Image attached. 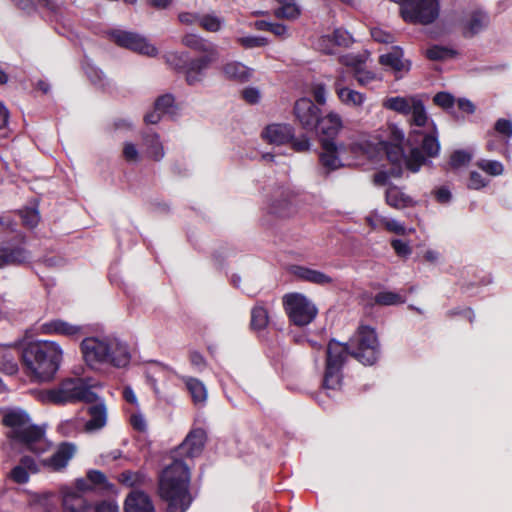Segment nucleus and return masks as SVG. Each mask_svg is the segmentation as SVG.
<instances>
[{"instance_id":"1","label":"nucleus","mask_w":512,"mask_h":512,"mask_svg":"<svg viewBox=\"0 0 512 512\" xmlns=\"http://www.w3.org/2000/svg\"><path fill=\"white\" fill-rule=\"evenodd\" d=\"M380 354L377 335L369 326H360L349 343L331 340L327 347L326 368L323 385L335 390L342 382V367L348 357L353 356L364 365L374 364Z\"/></svg>"},{"instance_id":"2","label":"nucleus","mask_w":512,"mask_h":512,"mask_svg":"<svg viewBox=\"0 0 512 512\" xmlns=\"http://www.w3.org/2000/svg\"><path fill=\"white\" fill-rule=\"evenodd\" d=\"M190 471L182 460H174L159 479V494L168 503V512H185L192 502L189 493Z\"/></svg>"},{"instance_id":"3","label":"nucleus","mask_w":512,"mask_h":512,"mask_svg":"<svg viewBox=\"0 0 512 512\" xmlns=\"http://www.w3.org/2000/svg\"><path fill=\"white\" fill-rule=\"evenodd\" d=\"M61 352L55 342L37 341L23 349L21 358L30 375L39 381H49L59 368Z\"/></svg>"},{"instance_id":"4","label":"nucleus","mask_w":512,"mask_h":512,"mask_svg":"<svg viewBox=\"0 0 512 512\" xmlns=\"http://www.w3.org/2000/svg\"><path fill=\"white\" fill-rule=\"evenodd\" d=\"M3 424L11 428L9 437L25 449L42 454L48 451L51 443L45 438L44 430L31 423L28 414L21 409H9L3 415Z\"/></svg>"},{"instance_id":"5","label":"nucleus","mask_w":512,"mask_h":512,"mask_svg":"<svg viewBox=\"0 0 512 512\" xmlns=\"http://www.w3.org/2000/svg\"><path fill=\"white\" fill-rule=\"evenodd\" d=\"M390 142L385 145L387 158L392 164L391 176L400 177L407 169L412 173H416L426 163L425 156L420 149L412 145L409 154L404 152L402 144L405 141V135L396 125L389 126Z\"/></svg>"},{"instance_id":"6","label":"nucleus","mask_w":512,"mask_h":512,"mask_svg":"<svg viewBox=\"0 0 512 512\" xmlns=\"http://www.w3.org/2000/svg\"><path fill=\"white\" fill-rule=\"evenodd\" d=\"M283 304L289 319L297 326L308 325L317 315L316 306L301 293L286 294Z\"/></svg>"},{"instance_id":"7","label":"nucleus","mask_w":512,"mask_h":512,"mask_svg":"<svg viewBox=\"0 0 512 512\" xmlns=\"http://www.w3.org/2000/svg\"><path fill=\"white\" fill-rule=\"evenodd\" d=\"M72 372L77 376V378H66V403L84 402L91 404L94 401H97L98 395L92 391V388L96 387L97 383L90 377H79L83 374L84 367L79 366Z\"/></svg>"},{"instance_id":"8","label":"nucleus","mask_w":512,"mask_h":512,"mask_svg":"<svg viewBox=\"0 0 512 512\" xmlns=\"http://www.w3.org/2000/svg\"><path fill=\"white\" fill-rule=\"evenodd\" d=\"M104 366L125 368L131 361L127 343L113 335H103Z\"/></svg>"},{"instance_id":"9","label":"nucleus","mask_w":512,"mask_h":512,"mask_svg":"<svg viewBox=\"0 0 512 512\" xmlns=\"http://www.w3.org/2000/svg\"><path fill=\"white\" fill-rule=\"evenodd\" d=\"M109 34L111 39L121 47L150 57H154L158 54V49L139 34L119 29H115Z\"/></svg>"},{"instance_id":"10","label":"nucleus","mask_w":512,"mask_h":512,"mask_svg":"<svg viewBox=\"0 0 512 512\" xmlns=\"http://www.w3.org/2000/svg\"><path fill=\"white\" fill-rule=\"evenodd\" d=\"M80 352L89 368L97 370L104 366L103 335L85 337L80 343Z\"/></svg>"},{"instance_id":"11","label":"nucleus","mask_w":512,"mask_h":512,"mask_svg":"<svg viewBox=\"0 0 512 512\" xmlns=\"http://www.w3.org/2000/svg\"><path fill=\"white\" fill-rule=\"evenodd\" d=\"M345 151L344 144H336L329 139L323 140L319 160L322 166V173L325 176L343 166L341 156Z\"/></svg>"},{"instance_id":"12","label":"nucleus","mask_w":512,"mask_h":512,"mask_svg":"<svg viewBox=\"0 0 512 512\" xmlns=\"http://www.w3.org/2000/svg\"><path fill=\"white\" fill-rule=\"evenodd\" d=\"M411 118L410 125L411 131L409 137L407 139V143L409 145H417L419 134H422L423 131L429 130L432 128V125H435L433 121H431L426 113L425 106L421 99L418 100L413 105V108L410 110Z\"/></svg>"},{"instance_id":"13","label":"nucleus","mask_w":512,"mask_h":512,"mask_svg":"<svg viewBox=\"0 0 512 512\" xmlns=\"http://www.w3.org/2000/svg\"><path fill=\"white\" fill-rule=\"evenodd\" d=\"M218 59V56H199L189 59L184 71L186 83L194 86L201 83L210 65Z\"/></svg>"},{"instance_id":"14","label":"nucleus","mask_w":512,"mask_h":512,"mask_svg":"<svg viewBox=\"0 0 512 512\" xmlns=\"http://www.w3.org/2000/svg\"><path fill=\"white\" fill-rule=\"evenodd\" d=\"M294 113L301 126L307 130L312 131L316 128L319 120L320 109L308 98H301L296 101L294 106Z\"/></svg>"},{"instance_id":"15","label":"nucleus","mask_w":512,"mask_h":512,"mask_svg":"<svg viewBox=\"0 0 512 512\" xmlns=\"http://www.w3.org/2000/svg\"><path fill=\"white\" fill-rule=\"evenodd\" d=\"M206 441V433L202 428H196L189 432L184 441L179 445V456L194 458L201 454Z\"/></svg>"},{"instance_id":"16","label":"nucleus","mask_w":512,"mask_h":512,"mask_svg":"<svg viewBox=\"0 0 512 512\" xmlns=\"http://www.w3.org/2000/svg\"><path fill=\"white\" fill-rule=\"evenodd\" d=\"M88 407L89 420L84 423V430L88 433L96 432L107 424L108 412L103 399L98 397L97 401Z\"/></svg>"},{"instance_id":"17","label":"nucleus","mask_w":512,"mask_h":512,"mask_svg":"<svg viewBox=\"0 0 512 512\" xmlns=\"http://www.w3.org/2000/svg\"><path fill=\"white\" fill-rule=\"evenodd\" d=\"M124 512H155V507L148 494L135 488L126 496Z\"/></svg>"},{"instance_id":"18","label":"nucleus","mask_w":512,"mask_h":512,"mask_svg":"<svg viewBox=\"0 0 512 512\" xmlns=\"http://www.w3.org/2000/svg\"><path fill=\"white\" fill-rule=\"evenodd\" d=\"M262 136L271 144L282 145L292 140L294 128L290 124L274 123L264 129Z\"/></svg>"},{"instance_id":"19","label":"nucleus","mask_w":512,"mask_h":512,"mask_svg":"<svg viewBox=\"0 0 512 512\" xmlns=\"http://www.w3.org/2000/svg\"><path fill=\"white\" fill-rule=\"evenodd\" d=\"M489 23L490 18L485 11L481 9L473 10L466 16L464 21V35L474 36L486 29Z\"/></svg>"},{"instance_id":"20","label":"nucleus","mask_w":512,"mask_h":512,"mask_svg":"<svg viewBox=\"0 0 512 512\" xmlns=\"http://www.w3.org/2000/svg\"><path fill=\"white\" fill-rule=\"evenodd\" d=\"M30 253L23 247H4L0 246V268L9 265H20L29 262Z\"/></svg>"},{"instance_id":"21","label":"nucleus","mask_w":512,"mask_h":512,"mask_svg":"<svg viewBox=\"0 0 512 512\" xmlns=\"http://www.w3.org/2000/svg\"><path fill=\"white\" fill-rule=\"evenodd\" d=\"M16 6L26 12L33 10L34 6H38L47 13L52 19L61 17V5L56 0H12Z\"/></svg>"},{"instance_id":"22","label":"nucleus","mask_w":512,"mask_h":512,"mask_svg":"<svg viewBox=\"0 0 512 512\" xmlns=\"http://www.w3.org/2000/svg\"><path fill=\"white\" fill-rule=\"evenodd\" d=\"M334 87L340 102L348 107L358 108L366 100L365 94L342 85L340 79H336Z\"/></svg>"},{"instance_id":"23","label":"nucleus","mask_w":512,"mask_h":512,"mask_svg":"<svg viewBox=\"0 0 512 512\" xmlns=\"http://www.w3.org/2000/svg\"><path fill=\"white\" fill-rule=\"evenodd\" d=\"M379 62L383 66L390 67L395 72H407L410 70V62L403 58V51L398 46H394L390 52L380 55Z\"/></svg>"},{"instance_id":"24","label":"nucleus","mask_w":512,"mask_h":512,"mask_svg":"<svg viewBox=\"0 0 512 512\" xmlns=\"http://www.w3.org/2000/svg\"><path fill=\"white\" fill-rule=\"evenodd\" d=\"M182 44L191 50L203 53L202 56H218L215 45L197 34L184 35Z\"/></svg>"},{"instance_id":"25","label":"nucleus","mask_w":512,"mask_h":512,"mask_svg":"<svg viewBox=\"0 0 512 512\" xmlns=\"http://www.w3.org/2000/svg\"><path fill=\"white\" fill-rule=\"evenodd\" d=\"M142 143L148 157L155 161H160L164 155V147L160 141V136L152 131H146L142 134Z\"/></svg>"},{"instance_id":"26","label":"nucleus","mask_w":512,"mask_h":512,"mask_svg":"<svg viewBox=\"0 0 512 512\" xmlns=\"http://www.w3.org/2000/svg\"><path fill=\"white\" fill-rule=\"evenodd\" d=\"M316 128L327 138H333L342 128V119L339 114L330 112L326 116L319 118Z\"/></svg>"},{"instance_id":"27","label":"nucleus","mask_w":512,"mask_h":512,"mask_svg":"<svg viewBox=\"0 0 512 512\" xmlns=\"http://www.w3.org/2000/svg\"><path fill=\"white\" fill-rule=\"evenodd\" d=\"M292 272L297 278L313 284L327 285L332 283V278L329 275L305 266H294Z\"/></svg>"},{"instance_id":"28","label":"nucleus","mask_w":512,"mask_h":512,"mask_svg":"<svg viewBox=\"0 0 512 512\" xmlns=\"http://www.w3.org/2000/svg\"><path fill=\"white\" fill-rule=\"evenodd\" d=\"M418 143L421 142V149L427 157H436L440 151V144L437 138V129L435 125L422 134L417 136Z\"/></svg>"},{"instance_id":"29","label":"nucleus","mask_w":512,"mask_h":512,"mask_svg":"<svg viewBox=\"0 0 512 512\" xmlns=\"http://www.w3.org/2000/svg\"><path fill=\"white\" fill-rule=\"evenodd\" d=\"M222 72L227 79L246 82L251 78L253 71L241 62L231 61L223 65Z\"/></svg>"},{"instance_id":"30","label":"nucleus","mask_w":512,"mask_h":512,"mask_svg":"<svg viewBox=\"0 0 512 512\" xmlns=\"http://www.w3.org/2000/svg\"><path fill=\"white\" fill-rule=\"evenodd\" d=\"M418 100L417 96H394L386 98L382 105L384 108L403 115H409L411 108Z\"/></svg>"},{"instance_id":"31","label":"nucleus","mask_w":512,"mask_h":512,"mask_svg":"<svg viewBox=\"0 0 512 512\" xmlns=\"http://www.w3.org/2000/svg\"><path fill=\"white\" fill-rule=\"evenodd\" d=\"M385 199L386 203L395 209H404L414 205L413 199L396 186H391L386 190Z\"/></svg>"},{"instance_id":"32","label":"nucleus","mask_w":512,"mask_h":512,"mask_svg":"<svg viewBox=\"0 0 512 512\" xmlns=\"http://www.w3.org/2000/svg\"><path fill=\"white\" fill-rule=\"evenodd\" d=\"M189 391L193 402L196 405H204L207 400V389L198 379L192 377H181Z\"/></svg>"},{"instance_id":"33","label":"nucleus","mask_w":512,"mask_h":512,"mask_svg":"<svg viewBox=\"0 0 512 512\" xmlns=\"http://www.w3.org/2000/svg\"><path fill=\"white\" fill-rule=\"evenodd\" d=\"M31 507L42 512H54L56 509V496L51 493L32 494L29 499Z\"/></svg>"},{"instance_id":"34","label":"nucleus","mask_w":512,"mask_h":512,"mask_svg":"<svg viewBox=\"0 0 512 512\" xmlns=\"http://www.w3.org/2000/svg\"><path fill=\"white\" fill-rule=\"evenodd\" d=\"M66 512H119V506L115 501L104 500L98 503L94 508L90 506H82L81 509L67 507Z\"/></svg>"},{"instance_id":"35","label":"nucleus","mask_w":512,"mask_h":512,"mask_svg":"<svg viewBox=\"0 0 512 512\" xmlns=\"http://www.w3.org/2000/svg\"><path fill=\"white\" fill-rule=\"evenodd\" d=\"M154 106L155 109L159 110L162 114L175 115L177 111L175 97L170 93L159 96L155 100Z\"/></svg>"},{"instance_id":"36","label":"nucleus","mask_w":512,"mask_h":512,"mask_svg":"<svg viewBox=\"0 0 512 512\" xmlns=\"http://www.w3.org/2000/svg\"><path fill=\"white\" fill-rule=\"evenodd\" d=\"M374 301L381 306H392L403 304L406 299L401 294L393 291H381L375 295Z\"/></svg>"},{"instance_id":"37","label":"nucleus","mask_w":512,"mask_h":512,"mask_svg":"<svg viewBox=\"0 0 512 512\" xmlns=\"http://www.w3.org/2000/svg\"><path fill=\"white\" fill-rule=\"evenodd\" d=\"M42 465L51 471H59L64 467V442L58 445L51 457L42 460Z\"/></svg>"},{"instance_id":"38","label":"nucleus","mask_w":512,"mask_h":512,"mask_svg":"<svg viewBox=\"0 0 512 512\" xmlns=\"http://www.w3.org/2000/svg\"><path fill=\"white\" fill-rule=\"evenodd\" d=\"M281 6L275 10L277 18L293 19L299 15V9L294 0H276Z\"/></svg>"},{"instance_id":"39","label":"nucleus","mask_w":512,"mask_h":512,"mask_svg":"<svg viewBox=\"0 0 512 512\" xmlns=\"http://www.w3.org/2000/svg\"><path fill=\"white\" fill-rule=\"evenodd\" d=\"M165 62L177 71H185L186 64L189 60L185 52H169L165 56Z\"/></svg>"},{"instance_id":"40","label":"nucleus","mask_w":512,"mask_h":512,"mask_svg":"<svg viewBox=\"0 0 512 512\" xmlns=\"http://www.w3.org/2000/svg\"><path fill=\"white\" fill-rule=\"evenodd\" d=\"M267 323V310L261 305H256L251 311V327L255 330H260L265 328Z\"/></svg>"},{"instance_id":"41","label":"nucleus","mask_w":512,"mask_h":512,"mask_svg":"<svg viewBox=\"0 0 512 512\" xmlns=\"http://www.w3.org/2000/svg\"><path fill=\"white\" fill-rule=\"evenodd\" d=\"M224 20L215 14L201 15L199 25L208 32H218L223 26Z\"/></svg>"},{"instance_id":"42","label":"nucleus","mask_w":512,"mask_h":512,"mask_svg":"<svg viewBox=\"0 0 512 512\" xmlns=\"http://www.w3.org/2000/svg\"><path fill=\"white\" fill-rule=\"evenodd\" d=\"M455 55L456 51L453 49L438 45L432 46L426 51L427 58L434 61L451 59Z\"/></svg>"},{"instance_id":"43","label":"nucleus","mask_w":512,"mask_h":512,"mask_svg":"<svg viewBox=\"0 0 512 512\" xmlns=\"http://www.w3.org/2000/svg\"><path fill=\"white\" fill-rule=\"evenodd\" d=\"M23 225L34 228L40 221V215L36 207H26L19 211Z\"/></svg>"},{"instance_id":"44","label":"nucleus","mask_w":512,"mask_h":512,"mask_svg":"<svg viewBox=\"0 0 512 512\" xmlns=\"http://www.w3.org/2000/svg\"><path fill=\"white\" fill-rule=\"evenodd\" d=\"M119 479L123 484L130 487L144 485L147 481V478L143 473L130 471L121 473Z\"/></svg>"},{"instance_id":"45","label":"nucleus","mask_w":512,"mask_h":512,"mask_svg":"<svg viewBox=\"0 0 512 512\" xmlns=\"http://www.w3.org/2000/svg\"><path fill=\"white\" fill-rule=\"evenodd\" d=\"M481 170L491 176H499L503 173L504 167L501 162L496 160L482 159L476 164Z\"/></svg>"},{"instance_id":"46","label":"nucleus","mask_w":512,"mask_h":512,"mask_svg":"<svg viewBox=\"0 0 512 512\" xmlns=\"http://www.w3.org/2000/svg\"><path fill=\"white\" fill-rule=\"evenodd\" d=\"M85 73L92 84L98 87H104L106 83V78L104 73L92 64H86Z\"/></svg>"},{"instance_id":"47","label":"nucleus","mask_w":512,"mask_h":512,"mask_svg":"<svg viewBox=\"0 0 512 512\" xmlns=\"http://www.w3.org/2000/svg\"><path fill=\"white\" fill-rule=\"evenodd\" d=\"M237 43H239L245 49H252L256 47H263L267 45V39L259 36H242L237 37Z\"/></svg>"},{"instance_id":"48","label":"nucleus","mask_w":512,"mask_h":512,"mask_svg":"<svg viewBox=\"0 0 512 512\" xmlns=\"http://www.w3.org/2000/svg\"><path fill=\"white\" fill-rule=\"evenodd\" d=\"M0 370L7 375L16 374L18 371V364L15 357L9 353L3 354L0 363Z\"/></svg>"},{"instance_id":"49","label":"nucleus","mask_w":512,"mask_h":512,"mask_svg":"<svg viewBox=\"0 0 512 512\" xmlns=\"http://www.w3.org/2000/svg\"><path fill=\"white\" fill-rule=\"evenodd\" d=\"M471 158V154L468 153L467 151L457 150L452 153L449 164L452 168L457 169L468 164Z\"/></svg>"},{"instance_id":"50","label":"nucleus","mask_w":512,"mask_h":512,"mask_svg":"<svg viewBox=\"0 0 512 512\" xmlns=\"http://www.w3.org/2000/svg\"><path fill=\"white\" fill-rule=\"evenodd\" d=\"M315 48L325 54H334L335 45L332 35H323L319 37L315 43Z\"/></svg>"},{"instance_id":"51","label":"nucleus","mask_w":512,"mask_h":512,"mask_svg":"<svg viewBox=\"0 0 512 512\" xmlns=\"http://www.w3.org/2000/svg\"><path fill=\"white\" fill-rule=\"evenodd\" d=\"M166 370L171 371L168 367L161 365V364H154L152 365L147 371H146V378L148 383L150 384L151 388L155 393L159 392L158 386H157V378L155 377L156 373L164 372Z\"/></svg>"},{"instance_id":"52","label":"nucleus","mask_w":512,"mask_h":512,"mask_svg":"<svg viewBox=\"0 0 512 512\" xmlns=\"http://www.w3.org/2000/svg\"><path fill=\"white\" fill-rule=\"evenodd\" d=\"M494 133L509 140L512 137V122L504 118L498 119L494 125Z\"/></svg>"},{"instance_id":"53","label":"nucleus","mask_w":512,"mask_h":512,"mask_svg":"<svg viewBox=\"0 0 512 512\" xmlns=\"http://www.w3.org/2000/svg\"><path fill=\"white\" fill-rule=\"evenodd\" d=\"M87 478L93 488H95V487L107 488L108 486H110L105 474L99 470H90L87 473Z\"/></svg>"},{"instance_id":"54","label":"nucleus","mask_w":512,"mask_h":512,"mask_svg":"<svg viewBox=\"0 0 512 512\" xmlns=\"http://www.w3.org/2000/svg\"><path fill=\"white\" fill-rule=\"evenodd\" d=\"M332 38L335 47H348L353 42V38L350 33L340 28L334 30Z\"/></svg>"},{"instance_id":"55","label":"nucleus","mask_w":512,"mask_h":512,"mask_svg":"<svg viewBox=\"0 0 512 512\" xmlns=\"http://www.w3.org/2000/svg\"><path fill=\"white\" fill-rule=\"evenodd\" d=\"M355 77L357 82L362 86H366L373 81L381 80V77L378 76L376 73L368 70H363L360 67L355 71Z\"/></svg>"},{"instance_id":"56","label":"nucleus","mask_w":512,"mask_h":512,"mask_svg":"<svg viewBox=\"0 0 512 512\" xmlns=\"http://www.w3.org/2000/svg\"><path fill=\"white\" fill-rule=\"evenodd\" d=\"M123 157L129 163H136L140 160L137 146L132 142H125L123 145Z\"/></svg>"},{"instance_id":"57","label":"nucleus","mask_w":512,"mask_h":512,"mask_svg":"<svg viewBox=\"0 0 512 512\" xmlns=\"http://www.w3.org/2000/svg\"><path fill=\"white\" fill-rule=\"evenodd\" d=\"M391 246L394 249L397 256L401 258H407L411 255L412 249L408 242H405L400 239H393L391 241Z\"/></svg>"},{"instance_id":"58","label":"nucleus","mask_w":512,"mask_h":512,"mask_svg":"<svg viewBox=\"0 0 512 512\" xmlns=\"http://www.w3.org/2000/svg\"><path fill=\"white\" fill-rule=\"evenodd\" d=\"M43 400L53 404L64 403V388L60 386L57 389H51L43 395Z\"/></svg>"},{"instance_id":"59","label":"nucleus","mask_w":512,"mask_h":512,"mask_svg":"<svg viewBox=\"0 0 512 512\" xmlns=\"http://www.w3.org/2000/svg\"><path fill=\"white\" fill-rule=\"evenodd\" d=\"M434 103L443 109L452 108L455 102L454 97L447 92H439L433 98Z\"/></svg>"},{"instance_id":"60","label":"nucleus","mask_w":512,"mask_h":512,"mask_svg":"<svg viewBox=\"0 0 512 512\" xmlns=\"http://www.w3.org/2000/svg\"><path fill=\"white\" fill-rule=\"evenodd\" d=\"M10 477L14 482L24 484L29 480V472L24 466L19 464L11 470Z\"/></svg>"},{"instance_id":"61","label":"nucleus","mask_w":512,"mask_h":512,"mask_svg":"<svg viewBox=\"0 0 512 512\" xmlns=\"http://www.w3.org/2000/svg\"><path fill=\"white\" fill-rule=\"evenodd\" d=\"M289 202L286 199L271 203L269 212L279 217H286L289 214Z\"/></svg>"},{"instance_id":"62","label":"nucleus","mask_w":512,"mask_h":512,"mask_svg":"<svg viewBox=\"0 0 512 512\" xmlns=\"http://www.w3.org/2000/svg\"><path fill=\"white\" fill-rule=\"evenodd\" d=\"M388 231L393 232L398 235H405L407 230L403 223L397 221L396 219H385L384 225H383Z\"/></svg>"},{"instance_id":"63","label":"nucleus","mask_w":512,"mask_h":512,"mask_svg":"<svg viewBox=\"0 0 512 512\" xmlns=\"http://www.w3.org/2000/svg\"><path fill=\"white\" fill-rule=\"evenodd\" d=\"M371 36L375 41L379 43L388 44L394 41V36L391 33L384 31L380 28H373L371 30Z\"/></svg>"},{"instance_id":"64","label":"nucleus","mask_w":512,"mask_h":512,"mask_svg":"<svg viewBox=\"0 0 512 512\" xmlns=\"http://www.w3.org/2000/svg\"><path fill=\"white\" fill-rule=\"evenodd\" d=\"M488 184V181L482 177V175L476 171L470 173V179L468 187L471 189H481Z\"/></svg>"}]
</instances>
